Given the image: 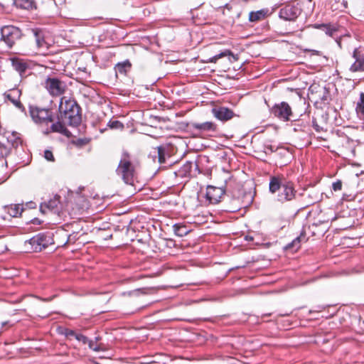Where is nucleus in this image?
I'll list each match as a JSON object with an SVG mask.
<instances>
[{
  "label": "nucleus",
  "instance_id": "nucleus-1",
  "mask_svg": "<svg viewBox=\"0 0 364 364\" xmlns=\"http://www.w3.org/2000/svg\"><path fill=\"white\" fill-rule=\"evenodd\" d=\"M269 191L274 193L279 191L277 200L282 203L295 198L296 190L294 183L287 181L283 176H272L269 181Z\"/></svg>",
  "mask_w": 364,
  "mask_h": 364
},
{
  "label": "nucleus",
  "instance_id": "nucleus-2",
  "mask_svg": "<svg viewBox=\"0 0 364 364\" xmlns=\"http://www.w3.org/2000/svg\"><path fill=\"white\" fill-rule=\"evenodd\" d=\"M60 119L68 122L71 127L78 126L82 121L80 107L75 100L68 97H63L59 105Z\"/></svg>",
  "mask_w": 364,
  "mask_h": 364
},
{
  "label": "nucleus",
  "instance_id": "nucleus-3",
  "mask_svg": "<svg viewBox=\"0 0 364 364\" xmlns=\"http://www.w3.org/2000/svg\"><path fill=\"white\" fill-rule=\"evenodd\" d=\"M54 244L53 234L51 232L39 233L25 242L27 251L38 252Z\"/></svg>",
  "mask_w": 364,
  "mask_h": 364
},
{
  "label": "nucleus",
  "instance_id": "nucleus-4",
  "mask_svg": "<svg viewBox=\"0 0 364 364\" xmlns=\"http://www.w3.org/2000/svg\"><path fill=\"white\" fill-rule=\"evenodd\" d=\"M44 87L53 97L60 96L67 90L65 82L58 77H48L44 82Z\"/></svg>",
  "mask_w": 364,
  "mask_h": 364
},
{
  "label": "nucleus",
  "instance_id": "nucleus-5",
  "mask_svg": "<svg viewBox=\"0 0 364 364\" xmlns=\"http://www.w3.org/2000/svg\"><path fill=\"white\" fill-rule=\"evenodd\" d=\"M117 173L122 176L127 184L134 185V168L128 160L126 159L121 160Z\"/></svg>",
  "mask_w": 364,
  "mask_h": 364
},
{
  "label": "nucleus",
  "instance_id": "nucleus-6",
  "mask_svg": "<svg viewBox=\"0 0 364 364\" xmlns=\"http://www.w3.org/2000/svg\"><path fill=\"white\" fill-rule=\"evenodd\" d=\"M29 112L32 119L37 124L47 125L48 123L53 122L49 109L30 106Z\"/></svg>",
  "mask_w": 364,
  "mask_h": 364
},
{
  "label": "nucleus",
  "instance_id": "nucleus-7",
  "mask_svg": "<svg viewBox=\"0 0 364 364\" xmlns=\"http://www.w3.org/2000/svg\"><path fill=\"white\" fill-rule=\"evenodd\" d=\"M1 33V38L9 48H11L21 36L20 29L13 26L3 27Z\"/></svg>",
  "mask_w": 364,
  "mask_h": 364
},
{
  "label": "nucleus",
  "instance_id": "nucleus-8",
  "mask_svg": "<svg viewBox=\"0 0 364 364\" xmlns=\"http://www.w3.org/2000/svg\"><path fill=\"white\" fill-rule=\"evenodd\" d=\"M271 113L284 122L290 120V117L293 115L291 107L286 102L275 104L271 109Z\"/></svg>",
  "mask_w": 364,
  "mask_h": 364
},
{
  "label": "nucleus",
  "instance_id": "nucleus-9",
  "mask_svg": "<svg viewBox=\"0 0 364 364\" xmlns=\"http://www.w3.org/2000/svg\"><path fill=\"white\" fill-rule=\"evenodd\" d=\"M150 238L148 230H144L143 227L141 231H138V254L148 255L151 253V250L149 244Z\"/></svg>",
  "mask_w": 364,
  "mask_h": 364
},
{
  "label": "nucleus",
  "instance_id": "nucleus-10",
  "mask_svg": "<svg viewBox=\"0 0 364 364\" xmlns=\"http://www.w3.org/2000/svg\"><path fill=\"white\" fill-rule=\"evenodd\" d=\"M301 12V9L298 4H287L279 10V16L285 21H295Z\"/></svg>",
  "mask_w": 364,
  "mask_h": 364
},
{
  "label": "nucleus",
  "instance_id": "nucleus-11",
  "mask_svg": "<svg viewBox=\"0 0 364 364\" xmlns=\"http://www.w3.org/2000/svg\"><path fill=\"white\" fill-rule=\"evenodd\" d=\"M21 95V90L18 88L11 89L4 94L5 100H9L18 109H19L22 113L26 115V108L20 101Z\"/></svg>",
  "mask_w": 364,
  "mask_h": 364
},
{
  "label": "nucleus",
  "instance_id": "nucleus-12",
  "mask_svg": "<svg viewBox=\"0 0 364 364\" xmlns=\"http://www.w3.org/2000/svg\"><path fill=\"white\" fill-rule=\"evenodd\" d=\"M62 207L60 203V196L56 195L53 198L48 202L42 203L40 205V211L46 214L48 211L60 215L62 211Z\"/></svg>",
  "mask_w": 364,
  "mask_h": 364
},
{
  "label": "nucleus",
  "instance_id": "nucleus-13",
  "mask_svg": "<svg viewBox=\"0 0 364 364\" xmlns=\"http://www.w3.org/2000/svg\"><path fill=\"white\" fill-rule=\"evenodd\" d=\"M225 191L222 187H216L214 186H208L206 188L205 198L211 204H217L220 202L223 196L225 195Z\"/></svg>",
  "mask_w": 364,
  "mask_h": 364
},
{
  "label": "nucleus",
  "instance_id": "nucleus-14",
  "mask_svg": "<svg viewBox=\"0 0 364 364\" xmlns=\"http://www.w3.org/2000/svg\"><path fill=\"white\" fill-rule=\"evenodd\" d=\"M66 124H68V122L64 121L63 119H61L60 116L58 114V121L55 123H53L50 129L43 131V133L58 132L68 136L70 133L66 128Z\"/></svg>",
  "mask_w": 364,
  "mask_h": 364
},
{
  "label": "nucleus",
  "instance_id": "nucleus-15",
  "mask_svg": "<svg viewBox=\"0 0 364 364\" xmlns=\"http://www.w3.org/2000/svg\"><path fill=\"white\" fill-rule=\"evenodd\" d=\"M353 58L355 61L350 67V71L353 73L364 71V53H362L355 49L353 53Z\"/></svg>",
  "mask_w": 364,
  "mask_h": 364
},
{
  "label": "nucleus",
  "instance_id": "nucleus-16",
  "mask_svg": "<svg viewBox=\"0 0 364 364\" xmlns=\"http://www.w3.org/2000/svg\"><path fill=\"white\" fill-rule=\"evenodd\" d=\"M213 116L220 121H228L234 117L232 110L225 107H216L212 109Z\"/></svg>",
  "mask_w": 364,
  "mask_h": 364
},
{
  "label": "nucleus",
  "instance_id": "nucleus-17",
  "mask_svg": "<svg viewBox=\"0 0 364 364\" xmlns=\"http://www.w3.org/2000/svg\"><path fill=\"white\" fill-rule=\"evenodd\" d=\"M149 156L153 158L154 161H157L162 164L165 163L166 158L168 155L166 147L160 146L158 147H154L150 151Z\"/></svg>",
  "mask_w": 364,
  "mask_h": 364
},
{
  "label": "nucleus",
  "instance_id": "nucleus-18",
  "mask_svg": "<svg viewBox=\"0 0 364 364\" xmlns=\"http://www.w3.org/2000/svg\"><path fill=\"white\" fill-rule=\"evenodd\" d=\"M191 127L200 132H215L217 125L212 122H205L203 123H192Z\"/></svg>",
  "mask_w": 364,
  "mask_h": 364
},
{
  "label": "nucleus",
  "instance_id": "nucleus-19",
  "mask_svg": "<svg viewBox=\"0 0 364 364\" xmlns=\"http://www.w3.org/2000/svg\"><path fill=\"white\" fill-rule=\"evenodd\" d=\"M314 28L322 30L325 32V33L329 36H333L335 33L337 31V28L336 26L331 24H318L316 23L313 26Z\"/></svg>",
  "mask_w": 364,
  "mask_h": 364
},
{
  "label": "nucleus",
  "instance_id": "nucleus-20",
  "mask_svg": "<svg viewBox=\"0 0 364 364\" xmlns=\"http://www.w3.org/2000/svg\"><path fill=\"white\" fill-rule=\"evenodd\" d=\"M144 122H141L142 125H149L150 127H156L157 123L159 122L158 117H154L149 114V112H143Z\"/></svg>",
  "mask_w": 364,
  "mask_h": 364
},
{
  "label": "nucleus",
  "instance_id": "nucleus-21",
  "mask_svg": "<svg viewBox=\"0 0 364 364\" xmlns=\"http://www.w3.org/2000/svg\"><path fill=\"white\" fill-rule=\"evenodd\" d=\"M193 163L191 161H186L178 171V172H175L176 175L180 177H186L188 176L192 170Z\"/></svg>",
  "mask_w": 364,
  "mask_h": 364
},
{
  "label": "nucleus",
  "instance_id": "nucleus-22",
  "mask_svg": "<svg viewBox=\"0 0 364 364\" xmlns=\"http://www.w3.org/2000/svg\"><path fill=\"white\" fill-rule=\"evenodd\" d=\"M12 65L14 69L20 73V75L23 74L28 68V64L23 60L20 59H14L12 60Z\"/></svg>",
  "mask_w": 364,
  "mask_h": 364
},
{
  "label": "nucleus",
  "instance_id": "nucleus-23",
  "mask_svg": "<svg viewBox=\"0 0 364 364\" xmlns=\"http://www.w3.org/2000/svg\"><path fill=\"white\" fill-rule=\"evenodd\" d=\"M33 34L36 38V45L39 48L47 49L48 48V43L45 41L41 31L35 29L33 30Z\"/></svg>",
  "mask_w": 364,
  "mask_h": 364
},
{
  "label": "nucleus",
  "instance_id": "nucleus-24",
  "mask_svg": "<svg viewBox=\"0 0 364 364\" xmlns=\"http://www.w3.org/2000/svg\"><path fill=\"white\" fill-rule=\"evenodd\" d=\"M267 11L261 9L257 11H251L249 14V20L251 22H256L264 18Z\"/></svg>",
  "mask_w": 364,
  "mask_h": 364
},
{
  "label": "nucleus",
  "instance_id": "nucleus-25",
  "mask_svg": "<svg viewBox=\"0 0 364 364\" xmlns=\"http://www.w3.org/2000/svg\"><path fill=\"white\" fill-rule=\"evenodd\" d=\"M23 208L19 204L11 205L7 207V213L11 217H18L21 215Z\"/></svg>",
  "mask_w": 364,
  "mask_h": 364
},
{
  "label": "nucleus",
  "instance_id": "nucleus-26",
  "mask_svg": "<svg viewBox=\"0 0 364 364\" xmlns=\"http://www.w3.org/2000/svg\"><path fill=\"white\" fill-rule=\"evenodd\" d=\"M3 136L6 139L8 143L13 146L18 145L19 138L17 136V133L5 132Z\"/></svg>",
  "mask_w": 364,
  "mask_h": 364
},
{
  "label": "nucleus",
  "instance_id": "nucleus-27",
  "mask_svg": "<svg viewBox=\"0 0 364 364\" xmlns=\"http://www.w3.org/2000/svg\"><path fill=\"white\" fill-rule=\"evenodd\" d=\"M131 68V63L128 61H124L122 63H119L115 66V71L117 73L120 74H126Z\"/></svg>",
  "mask_w": 364,
  "mask_h": 364
},
{
  "label": "nucleus",
  "instance_id": "nucleus-28",
  "mask_svg": "<svg viewBox=\"0 0 364 364\" xmlns=\"http://www.w3.org/2000/svg\"><path fill=\"white\" fill-rule=\"evenodd\" d=\"M355 110L358 115L360 118L364 119V92L360 94V98L356 104Z\"/></svg>",
  "mask_w": 364,
  "mask_h": 364
},
{
  "label": "nucleus",
  "instance_id": "nucleus-29",
  "mask_svg": "<svg viewBox=\"0 0 364 364\" xmlns=\"http://www.w3.org/2000/svg\"><path fill=\"white\" fill-rule=\"evenodd\" d=\"M173 228L174 233L178 237H183L189 232V230L184 225L175 224Z\"/></svg>",
  "mask_w": 364,
  "mask_h": 364
},
{
  "label": "nucleus",
  "instance_id": "nucleus-30",
  "mask_svg": "<svg viewBox=\"0 0 364 364\" xmlns=\"http://www.w3.org/2000/svg\"><path fill=\"white\" fill-rule=\"evenodd\" d=\"M232 55L231 51L229 50H226L223 51V52L220 53L219 54L215 55L213 57L210 58L207 62L215 63L218 59L223 58L225 56H227V55Z\"/></svg>",
  "mask_w": 364,
  "mask_h": 364
},
{
  "label": "nucleus",
  "instance_id": "nucleus-31",
  "mask_svg": "<svg viewBox=\"0 0 364 364\" xmlns=\"http://www.w3.org/2000/svg\"><path fill=\"white\" fill-rule=\"evenodd\" d=\"M107 126L110 127L111 129H122L124 127V125L122 122L117 120H110Z\"/></svg>",
  "mask_w": 364,
  "mask_h": 364
},
{
  "label": "nucleus",
  "instance_id": "nucleus-32",
  "mask_svg": "<svg viewBox=\"0 0 364 364\" xmlns=\"http://www.w3.org/2000/svg\"><path fill=\"white\" fill-rule=\"evenodd\" d=\"M87 343L89 345V348L94 351L99 352L102 349L100 345H98L97 342L93 341H88Z\"/></svg>",
  "mask_w": 364,
  "mask_h": 364
},
{
  "label": "nucleus",
  "instance_id": "nucleus-33",
  "mask_svg": "<svg viewBox=\"0 0 364 364\" xmlns=\"http://www.w3.org/2000/svg\"><path fill=\"white\" fill-rule=\"evenodd\" d=\"M154 362L151 357H138V364H152Z\"/></svg>",
  "mask_w": 364,
  "mask_h": 364
},
{
  "label": "nucleus",
  "instance_id": "nucleus-34",
  "mask_svg": "<svg viewBox=\"0 0 364 364\" xmlns=\"http://www.w3.org/2000/svg\"><path fill=\"white\" fill-rule=\"evenodd\" d=\"M68 338H70L71 339L72 338H75V336H76L77 333L75 331H74L73 330H71V329H68V328H65L64 331H63V333Z\"/></svg>",
  "mask_w": 364,
  "mask_h": 364
},
{
  "label": "nucleus",
  "instance_id": "nucleus-35",
  "mask_svg": "<svg viewBox=\"0 0 364 364\" xmlns=\"http://www.w3.org/2000/svg\"><path fill=\"white\" fill-rule=\"evenodd\" d=\"M299 244H300V237H297L290 244H289L287 247V248L296 247V249H298L300 247Z\"/></svg>",
  "mask_w": 364,
  "mask_h": 364
},
{
  "label": "nucleus",
  "instance_id": "nucleus-36",
  "mask_svg": "<svg viewBox=\"0 0 364 364\" xmlns=\"http://www.w3.org/2000/svg\"><path fill=\"white\" fill-rule=\"evenodd\" d=\"M75 338L77 341L82 342L83 344H86L88 342V338L81 333H77L76 336H75Z\"/></svg>",
  "mask_w": 364,
  "mask_h": 364
},
{
  "label": "nucleus",
  "instance_id": "nucleus-37",
  "mask_svg": "<svg viewBox=\"0 0 364 364\" xmlns=\"http://www.w3.org/2000/svg\"><path fill=\"white\" fill-rule=\"evenodd\" d=\"M332 188L334 191H341L342 188V181L341 180H338L336 182H333L332 184Z\"/></svg>",
  "mask_w": 364,
  "mask_h": 364
},
{
  "label": "nucleus",
  "instance_id": "nucleus-38",
  "mask_svg": "<svg viewBox=\"0 0 364 364\" xmlns=\"http://www.w3.org/2000/svg\"><path fill=\"white\" fill-rule=\"evenodd\" d=\"M44 157L48 161H53L54 160L53 154L52 151H50L49 150L45 151V152H44Z\"/></svg>",
  "mask_w": 364,
  "mask_h": 364
},
{
  "label": "nucleus",
  "instance_id": "nucleus-39",
  "mask_svg": "<svg viewBox=\"0 0 364 364\" xmlns=\"http://www.w3.org/2000/svg\"><path fill=\"white\" fill-rule=\"evenodd\" d=\"M134 121L132 120V121H129V122H128L127 123V127H131V129L129 130V133L130 134H134V132H135V128H134Z\"/></svg>",
  "mask_w": 364,
  "mask_h": 364
},
{
  "label": "nucleus",
  "instance_id": "nucleus-40",
  "mask_svg": "<svg viewBox=\"0 0 364 364\" xmlns=\"http://www.w3.org/2000/svg\"><path fill=\"white\" fill-rule=\"evenodd\" d=\"M6 152H7L6 148L3 145H0V158L4 157V155L6 154Z\"/></svg>",
  "mask_w": 364,
  "mask_h": 364
},
{
  "label": "nucleus",
  "instance_id": "nucleus-41",
  "mask_svg": "<svg viewBox=\"0 0 364 364\" xmlns=\"http://www.w3.org/2000/svg\"><path fill=\"white\" fill-rule=\"evenodd\" d=\"M313 127L317 132H320L321 130V127L317 124L316 120H313Z\"/></svg>",
  "mask_w": 364,
  "mask_h": 364
},
{
  "label": "nucleus",
  "instance_id": "nucleus-42",
  "mask_svg": "<svg viewBox=\"0 0 364 364\" xmlns=\"http://www.w3.org/2000/svg\"><path fill=\"white\" fill-rule=\"evenodd\" d=\"M137 291H138V295L139 294H146V292L145 291L144 289H137Z\"/></svg>",
  "mask_w": 364,
  "mask_h": 364
},
{
  "label": "nucleus",
  "instance_id": "nucleus-43",
  "mask_svg": "<svg viewBox=\"0 0 364 364\" xmlns=\"http://www.w3.org/2000/svg\"><path fill=\"white\" fill-rule=\"evenodd\" d=\"M144 277H145V275H144V274L138 275V279H141V278H144Z\"/></svg>",
  "mask_w": 364,
  "mask_h": 364
},
{
  "label": "nucleus",
  "instance_id": "nucleus-44",
  "mask_svg": "<svg viewBox=\"0 0 364 364\" xmlns=\"http://www.w3.org/2000/svg\"><path fill=\"white\" fill-rule=\"evenodd\" d=\"M299 130H301V129H300V128H298V127H294V132H298V131H299Z\"/></svg>",
  "mask_w": 364,
  "mask_h": 364
},
{
  "label": "nucleus",
  "instance_id": "nucleus-45",
  "mask_svg": "<svg viewBox=\"0 0 364 364\" xmlns=\"http://www.w3.org/2000/svg\"><path fill=\"white\" fill-rule=\"evenodd\" d=\"M98 340H99V338H98V337H96V338H95V342H97Z\"/></svg>",
  "mask_w": 364,
  "mask_h": 364
},
{
  "label": "nucleus",
  "instance_id": "nucleus-46",
  "mask_svg": "<svg viewBox=\"0 0 364 364\" xmlns=\"http://www.w3.org/2000/svg\"><path fill=\"white\" fill-rule=\"evenodd\" d=\"M149 291H154V289L152 288L151 289H149Z\"/></svg>",
  "mask_w": 364,
  "mask_h": 364
},
{
  "label": "nucleus",
  "instance_id": "nucleus-47",
  "mask_svg": "<svg viewBox=\"0 0 364 364\" xmlns=\"http://www.w3.org/2000/svg\"><path fill=\"white\" fill-rule=\"evenodd\" d=\"M70 237H71V235H70V236H69V237H68V240H71Z\"/></svg>",
  "mask_w": 364,
  "mask_h": 364
},
{
  "label": "nucleus",
  "instance_id": "nucleus-48",
  "mask_svg": "<svg viewBox=\"0 0 364 364\" xmlns=\"http://www.w3.org/2000/svg\"><path fill=\"white\" fill-rule=\"evenodd\" d=\"M144 16H146L145 9L144 10Z\"/></svg>",
  "mask_w": 364,
  "mask_h": 364
}]
</instances>
